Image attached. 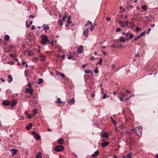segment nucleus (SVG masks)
Returning <instances> with one entry per match:
<instances>
[{
	"label": "nucleus",
	"mask_w": 158,
	"mask_h": 158,
	"mask_svg": "<svg viewBox=\"0 0 158 158\" xmlns=\"http://www.w3.org/2000/svg\"><path fill=\"white\" fill-rule=\"evenodd\" d=\"M33 90L32 88H27L25 90L26 93H29L31 95H32L33 93Z\"/></svg>",
	"instance_id": "obj_5"
},
{
	"label": "nucleus",
	"mask_w": 158,
	"mask_h": 158,
	"mask_svg": "<svg viewBox=\"0 0 158 158\" xmlns=\"http://www.w3.org/2000/svg\"><path fill=\"white\" fill-rule=\"evenodd\" d=\"M0 79H1V81L2 82H4L5 81V80L4 79L2 78H0Z\"/></svg>",
	"instance_id": "obj_64"
},
{
	"label": "nucleus",
	"mask_w": 158,
	"mask_h": 158,
	"mask_svg": "<svg viewBox=\"0 0 158 158\" xmlns=\"http://www.w3.org/2000/svg\"><path fill=\"white\" fill-rule=\"evenodd\" d=\"M89 30L88 28H86L83 32V35L85 37H87L88 36V33Z\"/></svg>",
	"instance_id": "obj_6"
},
{
	"label": "nucleus",
	"mask_w": 158,
	"mask_h": 158,
	"mask_svg": "<svg viewBox=\"0 0 158 158\" xmlns=\"http://www.w3.org/2000/svg\"><path fill=\"white\" fill-rule=\"evenodd\" d=\"M39 56L40 59V60L41 61H44L45 60V56L44 55L40 54L39 55Z\"/></svg>",
	"instance_id": "obj_12"
},
{
	"label": "nucleus",
	"mask_w": 158,
	"mask_h": 158,
	"mask_svg": "<svg viewBox=\"0 0 158 158\" xmlns=\"http://www.w3.org/2000/svg\"><path fill=\"white\" fill-rule=\"evenodd\" d=\"M36 158H42L41 153L40 152H38V154L36 156Z\"/></svg>",
	"instance_id": "obj_25"
},
{
	"label": "nucleus",
	"mask_w": 158,
	"mask_h": 158,
	"mask_svg": "<svg viewBox=\"0 0 158 158\" xmlns=\"http://www.w3.org/2000/svg\"><path fill=\"white\" fill-rule=\"evenodd\" d=\"M56 73L57 75H60V74H61V73L60 72L57 71H56Z\"/></svg>",
	"instance_id": "obj_57"
},
{
	"label": "nucleus",
	"mask_w": 158,
	"mask_h": 158,
	"mask_svg": "<svg viewBox=\"0 0 158 158\" xmlns=\"http://www.w3.org/2000/svg\"><path fill=\"white\" fill-rule=\"evenodd\" d=\"M87 65V64H83L82 66V68L83 69H84L85 68V66H86Z\"/></svg>",
	"instance_id": "obj_56"
},
{
	"label": "nucleus",
	"mask_w": 158,
	"mask_h": 158,
	"mask_svg": "<svg viewBox=\"0 0 158 158\" xmlns=\"http://www.w3.org/2000/svg\"><path fill=\"white\" fill-rule=\"evenodd\" d=\"M75 102L74 98H73L68 101L70 105L73 104Z\"/></svg>",
	"instance_id": "obj_13"
},
{
	"label": "nucleus",
	"mask_w": 158,
	"mask_h": 158,
	"mask_svg": "<svg viewBox=\"0 0 158 158\" xmlns=\"http://www.w3.org/2000/svg\"><path fill=\"white\" fill-rule=\"evenodd\" d=\"M132 153H131V154H128L126 156L127 158H131L132 157L131 156V154Z\"/></svg>",
	"instance_id": "obj_33"
},
{
	"label": "nucleus",
	"mask_w": 158,
	"mask_h": 158,
	"mask_svg": "<svg viewBox=\"0 0 158 158\" xmlns=\"http://www.w3.org/2000/svg\"><path fill=\"white\" fill-rule=\"evenodd\" d=\"M8 80L7 81L8 82L10 83L13 80V78L10 75H9L7 77Z\"/></svg>",
	"instance_id": "obj_14"
},
{
	"label": "nucleus",
	"mask_w": 158,
	"mask_h": 158,
	"mask_svg": "<svg viewBox=\"0 0 158 158\" xmlns=\"http://www.w3.org/2000/svg\"><path fill=\"white\" fill-rule=\"evenodd\" d=\"M9 64L11 65H13L14 64V62L13 61H10L9 62Z\"/></svg>",
	"instance_id": "obj_42"
},
{
	"label": "nucleus",
	"mask_w": 158,
	"mask_h": 158,
	"mask_svg": "<svg viewBox=\"0 0 158 158\" xmlns=\"http://www.w3.org/2000/svg\"><path fill=\"white\" fill-rule=\"evenodd\" d=\"M33 112L34 114L33 115V116H34L35 114H37V110L35 108L33 109Z\"/></svg>",
	"instance_id": "obj_29"
},
{
	"label": "nucleus",
	"mask_w": 158,
	"mask_h": 158,
	"mask_svg": "<svg viewBox=\"0 0 158 158\" xmlns=\"http://www.w3.org/2000/svg\"><path fill=\"white\" fill-rule=\"evenodd\" d=\"M41 43L43 45H45L46 43L49 41L46 35H43L41 37Z\"/></svg>",
	"instance_id": "obj_1"
},
{
	"label": "nucleus",
	"mask_w": 158,
	"mask_h": 158,
	"mask_svg": "<svg viewBox=\"0 0 158 158\" xmlns=\"http://www.w3.org/2000/svg\"><path fill=\"white\" fill-rule=\"evenodd\" d=\"M30 24H27V21H26V27L27 28H29V27Z\"/></svg>",
	"instance_id": "obj_46"
},
{
	"label": "nucleus",
	"mask_w": 158,
	"mask_h": 158,
	"mask_svg": "<svg viewBox=\"0 0 158 158\" xmlns=\"http://www.w3.org/2000/svg\"><path fill=\"white\" fill-rule=\"evenodd\" d=\"M102 53L103 54V55L104 56L106 55L107 54V53L106 52H105L104 51H102Z\"/></svg>",
	"instance_id": "obj_49"
},
{
	"label": "nucleus",
	"mask_w": 158,
	"mask_h": 158,
	"mask_svg": "<svg viewBox=\"0 0 158 158\" xmlns=\"http://www.w3.org/2000/svg\"><path fill=\"white\" fill-rule=\"evenodd\" d=\"M10 102V105L11 107H13L15 106L17 103V100L16 99L13 100L12 101Z\"/></svg>",
	"instance_id": "obj_8"
},
{
	"label": "nucleus",
	"mask_w": 158,
	"mask_h": 158,
	"mask_svg": "<svg viewBox=\"0 0 158 158\" xmlns=\"http://www.w3.org/2000/svg\"><path fill=\"white\" fill-rule=\"evenodd\" d=\"M32 126V123H30L28 124L26 127V128L27 130H29L31 128Z\"/></svg>",
	"instance_id": "obj_15"
},
{
	"label": "nucleus",
	"mask_w": 158,
	"mask_h": 158,
	"mask_svg": "<svg viewBox=\"0 0 158 158\" xmlns=\"http://www.w3.org/2000/svg\"><path fill=\"white\" fill-rule=\"evenodd\" d=\"M111 68L112 70H114L115 69V64H112L111 66Z\"/></svg>",
	"instance_id": "obj_34"
},
{
	"label": "nucleus",
	"mask_w": 158,
	"mask_h": 158,
	"mask_svg": "<svg viewBox=\"0 0 158 158\" xmlns=\"http://www.w3.org/2000/svg\"><path fill=\"white\" fill-rule=\"evenodd\" d=\"M83 50V47L82 46H80L78 48L77 52L79 53L82 52Z\"/></svg>",
	"instance_id": "obj_10"
},
{
	"label": "nucleus",
	"mask_w": 158,
	"mask_h": 158,
	"mask_svg": "<svg viewBox=\"0 0 158 158\" xmlns=\"http://www.w3.org/2000/svg\"><path fill=\"white\" fill-rule=\"evenodd\" d=\"M35 28V27L33 25L32 27L31 28V30H34Z\"/></svg>",
	"instance_id": "obj_59"
},
{
	"label": "nucleus",
	"mask_w": 158,
	"mask_h": 158,
	"mask_svg": "<svg viewBox=\"0 0 158 158\" xmlns=\"http://www.w3.org/2000/svg\"><path fill=\"white\" fill-rule=\"evenodd\" d=\"M151 28H149L148 29V32H147V34H148L149 33L150 31H151Z\"/></svg>",
	"instance_id": "obj_53"
},
{
	"label": "nucleus",
	"mask_w": 158,
	"mask_h": 158,
	"mask_svg": "<svg viewBox=\"0 0 158 158\" xmlns=\"http://www.w3.org/2000/svg\"><path fill=\"white\" fill-rule=\"evenodd\" d=\"M9 38L10 36L7 35H5L4 37V39L5 40H6L7 41H8L9 40Z\"/></svg>",
	"instance_id": "obj_21"
},
{
	"label": "nucleus",
	"mask_w": 158,
	"mask_h": 158,
	"mask_svg": "<svg viewBox=\"0 0 158 158\" xmlns=\"http://www.w3.org/2000/svg\"><path fill=\"white\" fill-rule=\"evenodd\" d=\"M95 59V57L94 56H92L91 57V58H90V60H93Z\"/></svg>",
	"instance_id": "obj_61"
},
{
	"label": "nucleus",
	"mask_w": 158,
	"mask_h": 158,
	"mask_svg": "<svg viewBox=\"0 0 158 158\" xmlns=\"http://www.w3.org/2000/svg\"><path fill=\"white\" fill-rule=\"evenodd\" d=\"M111 119L112 123L114 125H116L117 124V123L114 120H113L112 118Z\"/></svg>",
	"instance_id": "obj_39"
},
{
	"label": "nucleus",
	"mask_w": 158,
	"mask_h": 158,
	"mask_svg": "<svg viewBox=\"0 0 158 158\" xmlns=\"http://www.w3.org/2000/svg\"><path fill=\"white\" fill-rule=\"evenodd\" d=\"M125 39V38H124L123 37H120L119 38V41L120 42L124 43L125 42V40H124Z\"/></svg>",
	"instance_id": "obj_23"
},
{
	"label": "nucleus",
	"mask_w": 158,
	"mask_h": 158,
	"mask_svg": "<svg viewBox=\"0 0 158 158\" xmlns=\"http://www.w3.org/2000/svg\"><path fill=\"white\" fill-rule=\"evenodd\" d=\"M11 152L12 154L14 155L16 154L17 151V149H12L11 150Z\"/></svg>",
	"instance_id": "obj_16"
},
{
	"label": "nucleus",
	"mask_w": 158,
	"mask_h": 158,
	"mask_svg": "<svg viewBox=\"0 0 158 158\" xmlns=\"http://www.w3.org/2000/svg\"><path fill=\"white\" fill-rule=\"evenodd\" d=\"M109 143L108 142H105L102 143V146L103 147H105Z\"/></svg>",
	"instance_id": "obj_17"
},
{
	"label": "nucleus",
	"mask_w": 158,
	"mask_h": 158,
	"mask_svg": "<svg viewBox=\"0 0 158 158\" xmlns=\"http://www.w3.org/2000/svg\"><path fill=\"white\" fill-rule=\"evenodd\" d=\"M135 29V30L138 32L140 30V28L138 27H136Z\"/></svg>",
	"instance_id": "obj_45"
},
{
	"label": "nucleus",
	"mask_w": 158,
	"mask_h": 158,
	"mask_svg": "<svg viewBox=\"0 0 158 158\" xmlns=\"http://www.w3.org/2000/svg\"><path fill=\"white\" fill-rule=\"evenodd\" d=\"M27 117L29 119H31V114H29L27 115Z\"/></svg>",
	"instance_id": "obj_50"
},
{
	"label": "nucleus",
	"mask_w": 158,
	"mask_h": 158,
	"mask_svg": "<svg viewBox=\"0 0 158 158\" xmlns=\"http://www.w3.org/2000/svg\"><path fill=\"white\" fill-rule=\"evenodd\" d=\"M91 96L92 97H94L95 96V94L92 93H91Z\"/></svg>",
	"instance_id": "obj_51"
},
{
	"label": "nucleus",
	"mask_w": 158,
	"mask_h": 158,
	"mask_svg": "<svg viewBox=\"0 0 158 158\" xmlns=\"http://www.w3.org/2000/svg\"><path fill=\"white\" fill-rule=\"evenodd\" d=\"M73 58V56L69 55V56L68 57V58L69 59H72Z\"/></svg>",
	"instance_id": "obj_44"
},
{
	"label": "nucleus",
	"mask_w": 158,
	"mask_h": 158,
	"mask_svg": "<svg viewBox=\"0 0 158 158\" xmlns=\"http://www.w3.org/2000/svg\"><path fill=\"white\" fill-rule=\"evenodd\" d=\"M91 27L90 29L91 31H92L94 30V26L93 25H91Z\"/></svg>",
	"instance_id": "obj_36"
},
{
	"label": "nucleus",
	"mask_w": 158,
	"mask_h": 158,
	"mask_svg": "<svg viewBox=\"0 0 158 158\" xmlns=\"http://www.w3.org/2000/svg\"><path fill=\"white\" fill-rule=\"evenodd\" d=\"M109 137V135L107 133H104L102 135V137L104 138H107Z\"/></svg>",
	"instance_id": "obj_18"
},
{
	"label": "nucleus",
	"mask_w": 158,
	"mask_h": 158,
	"mask_svg": "<svg viewBox=\"0 0 158 158\" xmlns=\"http://www.w3.org/2000/svg\"><path fill=\"white\" fill-rule=\"evenodd\" d=\"M64 142V140L62 139H60L58 140V143L60 144H62Z\"/></svg>",
	"instance_id": "obj_24"
},
{
	"label": "nucleus",
	"mask_w": 158,
	"mask_h": 158,
	"mask_svg": "<svg viewBox=\"0 0 158 158\" xmlns=\"http://www.w3.org/2000/svg\"><path fill=\"white\" fill-rule=\"evenodd\" d=\"M38 84L39 85L41 84L43 82V80L41 78H39L38 79Z\"/></svg>",
	"instance_id": "obj_26"
},
{
	"label": "nucleus",
	"mask_w": 158,
	"mask_h": 158,
	"mask_svg": "<svg viewBox=\"0 0 158 158\" xmlns=\"http://www.w3.org/2000/svg\"><path fill=\"white\" fill-rule=\"evenodd\" d=\"M102 60V59L100 58V60L99 61H98V62H97V64H98L101 65Z\"/></svg>",
	"instance_id": "obj_35"
},
{
	"label": "nucleus",
	"mask_w": 158,
	"mask_h": 158,
	"mask_svg": "<svg viewBox=\"0 0 158 158\" xmlns=\"http://www.w3.org/2000/svg\"><path fill=\"white\" fill-rule=\"evenodd\" d=\"M106 19L108 21H110L111 19L110 17H106Z\"/></svg>",
	"instance_id": "obj_55"
},
{
	"label": "nucleus",
	"mask_w": 158,
	"mask_h": 158,
	"mask_svg": "<svg viewBox=\"0 0 158 158\" xmlns=\"http://www.w3.org/2000/svg\"><path fill=\"white\" fill-rule=\"evenodd\" d=\"M141 37L139 36V35L137 37L135 38L134 40L132 41V42H134L135 40H138L139 38H140Z\"/></svg>",
	"instance_id": "obj_32"
},
{
	"label": "nucleus",
	"mask_w": 158,
	"mask_h": 158,
	"mask_svg": "<svg viewBox=\"0 0 158 158\" xmlns=\"http://www.w3.org/2000/svg\"><path fill=\"white\" fill-rule=\"evenodd\" d=\"M92 23L91 21L88 20L87 23L85 25V26L86 27L89 25H92Z\"/></svg>",
	"instance_id": "obj_27"
},
{
	"label": "nucleus",
	"mask_w": 158,
	"mask_h": 158,
	"mask_svg": "<svg viewBox=\"0 0 158 158\" xmlns=\"http://www.w3.org/2000/svg\"><path fill=\"white\" fill-rule=\"evenodd\" d=\"M42 27L43 28V30L46 32L49 29V27L48 25L46 24H43Z\"/></svg>",
	"instance_id": "obj_7"
},
{
	"label": "nucleus",
	"mask_w": 158,
	"mask_h": 158,
	"mask_svg": "<svg viewBox=\"0 0 158 158\" xmlns=\"http://www.w3.org/2000/svg\"><path fill=\"white\" fill-rule=\"evenodd\" d=\"M98 155V151H96L94 152V153L91 156L93 157H95Z\"/></svg>",
	"instance_id": "obj_19"
},
{
	"label": "nucleus",
	"mask_w": 158,
	"mask_h": 158,
	"mask_svg": "<svg viewBox=\"0 0 158 158\" xmlns=\"http://www.w3.org/2000/svg\"><path fill=\"white\" fill-rule=\"evenodd\" d=\"M32 134L33 135L34 137L36 140H39L40 139V136L38 135L36 131L32 132Z\"/></svg>",
	"instance_id": "obj_4"
},
{
	"label": "nucleus",
	"mask_w": 158,
	"mask_h": 158,
	"mask_svg": "<svg viewBox=\"0 0 158 158\" xmlns=\"http://www.w3.org/2000/svg\"><path fill=\"white\" fill-rule=\"evenodd\" d=\"M64 149V146L61 145H57L56 147L55 150L56 152H59L62 151Z\"/></svg>",
	"instance_id": "obj_2"
},
{
	"label": "nucleus",
	"mask_w": 158,
	"mask_h": 158,
	"mask_svg": "<svg viewBox=\"0 0 158 158\" xmlns=\"http://www.w3.org/2000/svg\"><path fill=\"white\" fill-rule=\"evenodd\" d=\"M94 72L96 73H98V69L97 67H96L95 68V70H94Z\"/></svg>",
	"instance_id": "obj_40"
},
{
	"label": "nucleus",
	"mask_w": 158,
	"mask_h": 158,
	"mask_svg": "<svg viewBox=\"0 0 158 158\" xmlns=\"http://www.w3.org/2000/svg\"><path fill=\"white\" fill-rule=\"evenodd\" d=\"M84 72L88 74H92V72L89 69H86L84 70Z\"/></svg>",
	"instance_id": "obj_22"
},
{
	"label": "nucleus",
	"mask_w": 158,
	"mask_h": 158,
	"mask_svg": "<svg viewBox=\"0 0 158 158\" xmlns=\"http://www.w3.org/2000/svg\"><path fill=\"white\" fill-rule=\"evenodd\" d=\"M67 17V14H65L64 16L63 17L62 19L64 21L66 19Z\"/></svg>",
	"instance_id": "obj_37"
},
{
	"label": "nucleus",
	"mask_w": 158,
	"mask_h": 158,
	"mask_svg": "<svg viewBox=\"0 0 158 158\" xmlns=\"http://www.w3.org/2000/svg\"><path fill=\"white\" fill-rule=\"evenodd\" d=\"M2 103L5 106H8L10 104V102L7 100H5L3 101Z\"/></svg>",
	"instance_id": "obj_11"
},
{
	"label": "nucleus",
	"mask_w": 158,
	"mask_h": 158,
	"mask_svg": "<svg viewBox=\"0 0 158 158\" xmlns=\"http://www.w3.org/2000/svg\"><path fill=\"white\" fill-rule=\"evenodd\" d=\"M131 131H134V133H135L136 132V129L135 128H134L133 129H131Z\"/></svg>",
	"instance_id": "obj_41"
},
{
	"label": "nucleus",
	"mask_w": 158,
	"mask_h": 158,
	"mask_svg": "<svg viewBox=\"0 0 158 158\" xmlns=\"http://www.w3.org/2000/svg\"><path fill=\"white\" fill-rule=\"evenodd\" d=\"M60 75L62 77H63L64 78L65 77V76L64 75V74H62L61 73Z\"/></svg>",
	"instance_id": "obj_52"
},
{
	"label": "nucleus",
	"mask_w": 158,
	"mask_h": 158,
	"mask_svg": "<svg viewBox=\"0 0 158 158\" xmlns=\"http://www.w3.org/2000/svg\"><path fill=\"white\" fill-rule=\"evenodd\" d=\"M119 23L122 27H126L129 24V22L127 20L125 21H120L119 22Z\"/></svg>",
	"instance_id": "obj_3"
},
{
	"label": "nucleus",
	"mask_w": 158,
	"mask_h": 158,
	"mask_svg": "<svg viewBox=\"0 0 158 158\" xmlns=\"http://www.w3.org/2000/svg\"><path fill=\"white\" fill-rule=\"evenodd\" d=\"M22 64L23 65H25L26 64V63L25 62V61H23L22 63Z\"/></svg>",
	"instance_id": "obj_62"
},
{
	"label": "nucleus",
	"mask_w": 158,
	"mask_h": 158,
	"mask_svg": "<svg viewBox=\"0 0 158 158\" xmlns=\"http://www.w3.org/2000/svg\"><path fill=\"white\" fill-rule=\"evenodd\" d=\"M31 84H30L29 83L28 84L27 86L30 88H32L31 86Z\"/></svg>",
	"instance_id": "obj_54"
},
{
	"label": "nucleus",
	"mask_w": 158,
	"mask_h": 158,
	"mask_svg": "<svg viewBox=\"0 0 158 158\" xmlns=\"http://www.w3.org/2000/svg\"><path fill=\"white\" fill-rule=\"evenodd\" d=\"M150 25L151 27H154L155 26V24H150Z\"/></svg>",
	"instance_id": "obj_58"
},
{
	"label": "nucleus",
	"mask_w": 158,
	"mask_h": 158,
	"mask_svg": "<svg viewBox=\"0 0 158 158\" xmlns=\"http://www.w3.org/2000/svg\"><path fill=\"white\" fill-rule=\"evenodd\" d=\"M121 31V30L119 28H118L117 30L116 31V32H118V31Z\"/></svg>",
	"instance_id": "obj_48"
},
{
	"label": "nucleus",
	"mask_w": 158,
	"mask_h": 158,
	"mask_svg": "<svg viewBox=\"0 0 158 158\" xmlns=\"http://www.w3.org/2000/svg\"><path fill=\"white\" fill-rule=\"evenodd\" d=\"M146 32V31H145L141 33L139 35L140 37L144 36L145 35Z\"/></svg>",
	"instance_id": "obj_30"
},
{
	"label": "nucleus",
	"mask_w": 158,
	"mask_h": 158,
	"mask_svg": "<svg viewBox=\"0 0 158 158\" xmlns=\"http://www.w3.org/2000/svg\"><path fill=\"white\" fill-rule=\"evenodd\" d=\"M142 9L144 11H146L147 10V8L146 5H143L141 6Z\"/></svg>",
	"instance_id": "obj_20"
},
{
	"label": "nucleus",
	"mask_w": 158,
	"mask_h": 158,
	"mask_svg": "<svg viewBox=\"0 0 158 158\" xmlns=\"http://www.w3.org/2000/svg\"><path fill=\"white\" fill-rule=\"evenodd\" d=\"M24 74L26 77L28 76V73L27 70H25L24 72Z\"/></svg>",
	"instance_id": "obj_47"
},
{
	"label": "nucleus",
	"mask_w": 158,
	"mask_h": 158,
	"mask_svg": "<svg viewBox=\"0 0 158 158\" xmlns=\"http://www.w3.org/2000/svg\"><path fill=\"white\" fill-rule=\"evenodd\" d=\"M115 46L114 45H112L111 46V48H114L115 47Z\"/></svg>",
	"instance_id": "obj_60"
},
{
	"label": "nucleus",
	"mask_w": 158,
	"mask_h": 158,
	"mask_svg": "<svg viewBox=\"0 0 158 158\" xmlns=\"http://www.w3.org/2000/svg\"><path fill=\"white\" fill-rule=\"evenodd\" d=\"M136 128H137L138 129H140V130L139 131V132L140 133L141 135H142V128L140 126H139L137 127H136Z\"/></svg>",
	"instance_id": "obj_28"
},
{
	"label": "nucleus",
	"mask_w": 158,
	"mask_h": 158,
	"mask_svg": "<svg viewBox=\"0 0 158 158\" xmlns=\"http://www.w3.org/2000/svg\"><path fill=\"white\" fill-rule=\"evenodd\" d=\"M56 102L57 104H58L59 106H61L62 104H64L65 102H63V101H61V99L60 98H57V101H56ZM63 105H62V106H63Z\"/></svg>",
	"instance_id": "obj_9"
},
{
	"label": "nucleus",
	"mask_w": 158,
	"mask_h": 158,
	"mask_svg": "<svg viewBox=\"0 0 158 158\" xmlns=\"http://www.w3.org/2000/svg\"><path fill=\"white\" fill-rule=\"evenodd\" d=\"M29 18H34V17L33 15H31L29 16Z\"/></svg>",
	"instance_id": "obj_63"
},
{
	"label": "nucleus",
	"mask_w": 158,
	"mask_h": 158,
	"mask_svg": "<svg viewBox=\"0 0 158 158\" xmlns=\"http://www.w3.org/2000/svg\"><path fill=\"white\" fill-rule=\"evenodd\" d=\"M122 34L123 35H124L126 36V37H128L129 33V32L127 33H125V32H123Z\"/></svg>",
	"instance_id": "obj_31"
},
{
	"label": "nucleus",
	"mask_w": 158,
	"mask_h": 158,
	"mask_svg": "<svg viewBox=\"0 0 158 158\" xmlns=\"http://www.w3.org/2000/svg\"><path fill=\"white\" fill-rule=\"evenodd\" d=\"M106 97H107L106 94H104L103 95V96L102 97V98L103 99H105V98H106Z\"/></svg>",
	"instance_id": "obj_43"
},
{
	"label": "nucleus",
	"mask_w": 158,
	"mask_h": 158,
	"mask_svg": "<svg viewBox=\"0 0 158 158\" xmlns=\"http://www.w3.org/2000/svg\"><path fill=\"white\" fill-rule=\"evenodd\" d=\"M134 36L131 33L130 34L129 36V38L130 39H132Z\"/></svg>",
	"instance_id": "obj_38"
}]
</instances>
